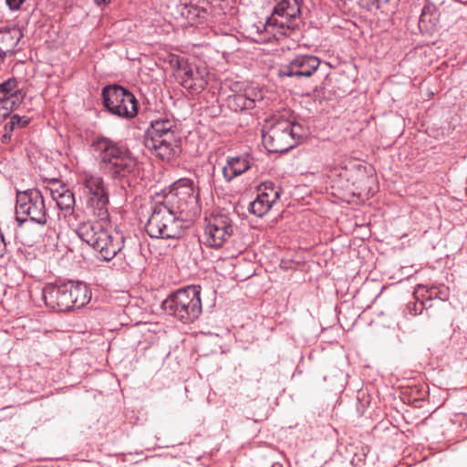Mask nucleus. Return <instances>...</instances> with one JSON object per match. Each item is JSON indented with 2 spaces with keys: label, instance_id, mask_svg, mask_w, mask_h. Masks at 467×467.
<instances>
[{
  "label": "nucleus",
  "instance_id": "obj_11",
  "mask_svg": "<svg viewBox=\"0 0 467 467\" xmlns=\"http://www.w3.org/2000/svg\"><path fill=\"white\" fill-rule=\"evenodd\" d=\"M171 62L177 67L175 77L184 88L192 93H199L204 88L207 84L205 69L192 67L178 57Z\"/></svg>",
  "mask_w": 467,
  "mask_h": 467
},
{
  "label": "nucleus",
  "instance_id": "obj_34",
  "mask_svg": "<svg viewBox=\"0 0 467 467\" xmlns=\"http://www.w3.org/2000/svg\"><path fill=\"white\" fill-rule=\"evenodd\" d=\"M12 117H16L19 119L18 123H16V128H24L30 121V119L27 118V117H25V116L24 117H20L18 115H13Z\"/></svg>",
  "mask_w": 467,
  "mask_h": 467
},
{
  "label": "nucleus",
  "instance_id": "obj_26",
  "mask_svg": "<svg viewBox=\"0 0 467 467\" xmlns=\"http://www.w3.org/2000/svg\"><path fill=\"white\" fill-rule=\"evenodd\" d=\"M273 206L267 199L261 198L257 195V198L250 203V212L256 216L265 215Z\"/></svg>",
  "mask_w": 467,
  "mask_h": 467
},
{
  "label": "nucleus",
  "instance_id": "obj_38",
  "mask_svg": "<svg viewBox=\"0 0 467 467\" xmlns=\"http://www.w3.org/2000/svg\"><path fill=\"white\" fill-rule=\"evenodd\" d=\"M410 312L411 315H414V316H416L418 314V309H417V305L416 304H414L413 308L410 307Z\"/></svg>",
  "mask_w": 467,
  "mask_h": 467
},
{
  "label": "nucleus",
  "instance_id": "obj_24",
  "mask_svg": "<svg viewBox=\"0 0 467 467\" xmlns=\"http://www.w3.org/2000/svg\"><path fill=\"white\" fill-rule=\"evenodd\" d=\"M258 196L267 199L274 204L280 196V190L275 188L273 182H265L258 188Z\"/></svg>",
  "mask_w": 467,
  "mask_h": 467
},
{
  "label": "nucleus",
  "instance_id": "obj_29",
  "mask_svg": "<svg viewBox=\"0 0 467 467\" xmlns=\"http://www.w3.org/2000/svg\"><path fill=\"white\" fill-rule=\"evenodd\" d=\"M348 171L344 168V167H334V168H331L327 173V176L330 178V179H333L335 181L338 180L339 182L341 181H346L348 182Z\"/></svg>",
  "mask_w": 467,
  "mask_h": 467
},
{
  "label": "nucleus",
  "instance_id": "obj_15",
  "mask_svg": "<svg viewBox=\"0 0 467 467\" xmlns=\"http://www.w3.org/2000/svg\"><path fill=\"white\" fill-rule=\"evenodd\" d=\"M145 146L157 157L163 161H170L180 153V146L177 139L171 140H146Z\"/></svg>",
  "mask_w": 467,
  "mask_h": 467
},
{
  "label": "nucleus",
  "instance_id": "obj_27",
  "mask_svg": "<svg viewBox=\"0 0 467 467\" xmlns=\"http://www.w3.org/2000/svg\"><path fill=\"white\" fill-rule=\"evenodd\" d=\"M17 83L15 79H8L0 84V101L5 104L17 91Z\"/></svg>",
  "mask_w": 467,
  "mask_h": 467
},
{
  "label": "nucleus",
  "instance_id": "obj_33",
  "mask_svg": "<svg viewBox=\"0 0 467 467\" xmlns=\"http://www.w3.org/2000/svg\"><path fill=\"white\" fill-rule=\"evenodd\" d=\"M6 5L12 10H18L25 0H5Z\"/></svg>",
  "mask_w": 467,
  "mask_h": 467
},
{
  "label": "nucleus",
  "instance_id": "obj_39",
  "mask_svg": "<svg viewBox=\"0 0 467 467\" xmlns=\"http://www.w3.org/2000/svg\"><path fill=\"white\" fill-rule=\"evenodd\" d=\"M109 0H95V2L98 4V5H101V4H106L107 2H109Z\"/></svg>",
  "mask_w": 467,
  "mask_h": 467
},
{
  "label": "nucleus",
  "instance_id": "obj_4",
  "mask_svg": "<svg viewBox=\"0 0 467 467\" xmlns=\"http://www.w3.org/2000/svg\"><path fill=\"white\" fill-rule=\"evenodd\" d=\"M163 307L185 323L194 321L202 313L200 287L192 285L178 290L163 302Z\"/></svg>",
  "mask_w": 467,
  "mask_h": 467
},
{
  "label": "nucleus",
  "instance_id": "obj_25",
  "mask_svg": "<svg viewBox=\"0 0 467 467\" xmlns=\"http://www.w3.org/2000/svg\"><path fill=\"white\" fill-rule=\"evenodd\" d=\"M228 106L234 111L252 109V102L243 94H233L228 97Z\"/></svg>",
  "mask_w": 467,
  "mask_h": 467
},
{
  "label": "nucleus",
  "instance_id": "obj_30",
  "mask_svg": "<svg viewBox=\"0 0 467 467\" xmlns=\"http://www.w3.org/2000/svg\"><path fill=\"white\" fill-rule=\"evenodd\" d=\"M23 99L24 94L20 89H18L16 91V94H13V96L8 99V102H5L4 105L8 108L10 112L14 109H16L21 104Z\"/></svg>",
  "mask_w": 467,
  "mask_h": 467
},
{
  "label": "nucleus",
  "instance_id": "obj_8",
  "mask_svg": "<svg viewBox=\"0 0 467 467\" xmlns=\"http://www.w3.org/2000/svg\"><path fill=\"white\" fill-rule=\"evenodd\" d=\"M16 213L17 220L25 221L20 215H26L33 222L46 223L47 212L41 192L36 189L17 192Z\"/></svg>",
  "mask_w": 467,
  "mask_h": 467
},
{
  "label": "nucleus",
  "instance_id": "obj_32",
  "mask_svg": "<svg viewBox=\"0 0 467 467\" xmlns=\"http://www.w3.org/2000/svg\"><path fill=\"white\" fill-rule=\"evenodd\" d=\"M18 121L16 117H10V120L5 124V131L11 133L16 128Z\"/></svg>",
  "mask_w": 467,
  "mask_h": 467
},
{
  "label": "nucleus",
  "instance_id": "obj_20",
  "mask_svg": "<svg viewBox=\"0 0 467 467\" xmlns=\"http://www.w3.org/2000/svg\"><path fill=\"white\" fill-rule=\"evenodd\" d=\"M102 231H104L102 224L87 222L78 225L77 234L83 242L94 247L95 244H98V239Z\"/></svg>",
  "mask_w": 467,
  "mask_h": 467
},
{
  "label": "nucleus",
  "instance_id": "obj_5",
  "mask_svg": "<svg viewBox=\"0 0 467 467\" xmlns=\"http://www.w3.org/2000/svg\"><path fill=\"white\" fill-rule=\"evenodd\" d=\"M276 5L265 23L267 29L288 36L299 26V15L303 0H276Z\"/></svg>",
  "mask_w": 467,
  "mask_h": 467
},
{
  "label": "nucleus",
  "instance_id": "obj_18",
  "mask_svg": "<svg viewBox=\"0 0 467 467\" xmlns=\"http://www.w3.org/2000/svg\"><path fill=\"white\" fill-rule=\"evenodd\" d=\"M52 199L61 210H71L75 204L73 192L58 182H54L50 186Z\"/></svg>",
  "mask_w": 467,
  "mask_h": 467
},
{
  "label": "nucleus",
  "instance_id": "obj_12",
  "mask_svg": "<svg viewBox=\"0 0 467 467\" xmlns=\"http://www.w3.org/2000/svg\"><path fill=\"white\" fill-rule=\"evenodd\" d=\"M320 60L310 55H300L295 57L289 63L280 67L278 75L280 77L309 78L318 68Z\"/></svg>",
  "mask_w": 467,
  "mask_h": 467
},
{
  "label": "nucleus",
  "instance_id": "obj_21",
  "mask_svg": "<svg viewBox=\"0 0 467 467\" xmlns=\"http://www.w3.org/2000/svg\"><path fill=\"white\" fill-rule=\"evenodd\" d=\"M438 22V14L436 7L433 4L427 2L422 10L419 19V27L421 32H431Z\"/></svg>",
  "mask_w": 467,
  "mask_h": 467
},
{
  "label": "nucleus",
  "instance_id": "obj_17",
  "mask_svg": "<svg viewBox=\"0 0 467 467\" xmlns=\"http://www.w3.org/2000/svg\"><path fill=\"white\" fill-rule=\"evenodd\" d=\"M174 124L168 119H156L151 122V127L148 130V137L146 140L155 139L159 140H171L177 139L173 130Z\"/></svg>",
  "mask_w": 467,
  "mask_h": 467
},
{
  "label": "nucleus",
  "instance_id": "obj_10",
  "mask_svg": "<svg viewBox=\"0 0 467 467\" xmlns=\"http://www.w3.org/2000/svg\"><path fill=\"white\" fill-rule=\"evenodd\" d=\"M161 198V201L171 208L180 207L178 212L182 214L189 205L197 203L198 193L191 180L181 179L174 182Z\"/></svg>",
  "mask_w": 467,
  "mask_h": 467
},
{
  "label": "nucleus",
  "instance_id": "obj_40",
  "mask_svg": "<svg viewBox=\"0 0 467 467\" xmlns=\"http://www.w3.org/2000/svg\"><path fill=\"white\" fill-rule=\"evenodd\" d=\"M422 305H423V303L421 302V303H420V313H421V311H422V308H423Z\"/></svg>",
  "mask_w": 467,
  "mask_h": 467
},
{
  "label": "nucleus",
  "instance_id": "obj_2",
  "mask_svg": "<svg viewBox=\"0 0 467 467\" xmlns=\"http://www.w3.org/2000/svg\"><path fill=\"white\" fill-rule=\"evenodd\" d=\"M154 202L151 214L146 224L147 234L153 238L174 239L181 236L183 231V220L182 213L178 212L180 207L171 208L162 201Z\"/></svg>",
  "mask_w": 467,
  "mask_h": 467
},
{
  "label": "nucleus",
  "instance_id": "obj_16",
  "mask_svg": "<svg viewBox=\"0 0 467 467\" xmlns=\"http://www.w3.org/2000/svg\"><path fill=\"white\" fill-rule=\"evenodd\" d=\"M251 168V160L248 155L227 157L223 166V175L227 182L240 176Z\"/></svg>",
  "mask_w": 467,
  "mask_h": 467
},
{
  "label": "nucleus",
  "instance_id": "obj_37",
  "mask_svg": "<svg viewBox=\"0 0 467 467\" xmlns=\"http://www.w3.org/2000/svg\"><path fill=\"white\" fill-rule=\"evenodd\" d=\"M10 134L11 133L5 132V135H3V137H2V141L7 142L10 140V137H11Z\"/></svg>",
  "mask_w": 467,
  "mask_h": 467
},
{
  "label": "nucleus",
  "instance_id": "obj_28",
  "mask_svg": "<svg viewBox=\"0 0 467 467\" xmlns=\"http://www.w3.org/2000/svg\"><path fill=\"white\" fill-rule=\"evenodd\" d=\"M244 96L252 102V108H254L255 101H259L263 99L262 90L256 87L247 85L245 89H244Z\"/></svg>",
  "mask_w": 467,
  "mask_h": 467
},
{
  "label": "nucleus",
  "instance_id": "obj_22",
  "mask_svg": "<svg viewBox=\"0 0 467 467\" xmlns=\"http://www.w3.org/2000/svg\"><path fill=\"white\" fill-rule=\"evenodd\" d=\"M22 36V32L18 28L0 30V50L2 53L11 54Z\"/></svg>",
  "mask_w": 467,
  "mask_h": 467
},
{
  "label": "nucleus",
  "instance_id": "obj_36",
  "mask_svg": "<svg viewBox=\"0 0 467 467\" xmlns=\"http://www.w3.org/2000/svg\"><path fill=\"white\" fill-rule=\"evenodd\" d=\"M5 251V244L4 242V238L2 234H0V257L4 255Z\"/></svg>",
  "mask_w": 467,
  "mask_h": 467
},
{
  "label": "nucleus",
  "instance_id": "obj_3",
  "mask_svg": "<svg viewBox=\"0 0 467 467\" xmlns=\"http://www.w3.org/2000/svg\"><path fill=\"white\" fill-rule=\"evenodd\" d=\"M306 136L303 127L285 119H278L263 131V143L270 152H285Z\"/></svg>",
  "mask_w": 467,
  "mask_h": 467
},
{
  "label": "nucleus",
  "instance_id": "obj_23",
  "mask_svg": "<svg viewBox=\"0 0 467 467\" xmlns=\"http://www.w3.org/2000/svg\"><path fill=\"white\" fill-rule=\"evenodd\" d=\"M415 297L418 299L419 296H426L427 300L438 298L441 301H446L449 298V289L445 285H419L414 292Z\"/></svg>",
  "mask_w": 467,
  "mask_h": 467
},
{
  "label": "nucleus",
  "instance_id": "obj_35",
  "mask_svg": "<svg viewBox=\"0 0 467 467\" xmlns=\"http://www.w3.org/2000/svg\"><path fill=\"white\" fill-rule=\"evenodd\" d=\"M10 112L8 110V108L5 107L4 104L0 106V124L5 120L7 117H9Z\"/></svg>",
  "mask_w": 467,
  "mask_h": 467
},
{
  "label": "nucleus",
  "instance_id": "obj_19",
  "mask_svg": "<svg viewBox=\"0 0 467 467\" xmlns=\"http://www.w3.org/2000/svg\"><path fill=\"white\" fill-rule=\"evenodd\" d=\"M68 295L73 303V308H79L90 300V294L86 285L79 282H67Z\"/></svg>",
  "mask_w": 467,
  "mask_h": 467
},
{
  "label": "nucleus",
  "instance_id": "obj_1",
  "mask_svg": "<svg viewBox=\"0 0 467 467\" xmlns=\"http://www.w3.org/2000/svg\"><path fill=\"white\" fill-rule=\"evenodd\" d=\"M92 146L99 154L101 169L112 177H125L134 171L137 162L127 149L107 138L97 139Z\"/></svg>",
  "mask_w": 467,
  "mask_h": 467
},
{
  "label": "nucleus",
  "instance_id": "obj_14",
  "mask_svg": "<svg viewBox=\"0 0 467 467\" xmlns=\"http://www.w3.org/2000/svg\"><path fill=\"white\" fill-rule=\"evenodd\" d=\"M98 244H95V249L101 259L105 261L111 260L123 246V237L116 231H109L104 229L100 233L99 239H98Z\"/></svg>",
  "mask_w": 467,
  "mask_h": 467
},
{
  "label": "nucleus",
  "instance_id": "obj_7",
  "mask_svg": "<svg viewBox=\"0 0 467 467\" xmlns=\"http://www.w3.org/2000/svg\"><path fill=\"white\" fill-rule=\"evenodd\" d=\"M102 99L109 111L119 117L131 119L138 113V102L134 95L120 86L105 87Z\"/></svg>",
  "mask_w": 467,
  "mask_h": 467
},
{
  "label": "nucleus",
  "instance_id": "obj_9",
  "mask_svg": "<svg viewBox=\"0 0 467 467\" xmlns=\"http://www.w3.org/2000/svg\"><path fill=\"white\" fill-rule=\"evenodd\" d=\"M205 222V243L211 247H222L234 234V223L227 214L212 213Z\"/></svg>",
  "mask_w": 467,
  "mask_h": 467
},
{
  "label": "nucleus",
  "instance_id": "obj_13",
  "mask_svg": "<svg viewBox=\"0 0 467 467\" xmlns=\"http://www.w3.org/2000/svg\"><path fill=\"white\" fill-rule=\"evenodd\" d=\"M42 296L46 306L53 310L69 311L74 309V301H71V297L68 295L67 283L47 285L43 288Z\"/></svg>",
  "mask_w": 467,
  "mask_h": 467
},
{
  "label": "nucleus",
  "instance_id": "obj_31",
  "mask_svg": "<svg viewBox=\"0 0 467 467\" xmlns=\"http://www.w3.org/2000/svg\"><path fill=\"white\" fill-rule=\"evenodd\" d=\"M245 87H247L246 84L243 83V82H233L231 85H230V89L232 90V92L234 94H243L244 93V89H245Z\"/></svg>",
  "mask_w": 467,
  "mask_h": 467
},
{
  "label": "nucleus",
  "instance_id": "obj_6",
  "mask_svg": "<svg viewBox=\"0 0 467 467\" xmlns=\"http://www.w3.org/2000/svg\"><path fill=\"white\" fill-rule=\"evenodd\" d=\"M80 182L85 188L88 207L92 211L94 216L100 221H106L109 217V201L103 179L88 171H84L80 175Z\"/></svg>",
  "mask_w": 467,
  "mask_h": 467
}]
</instances>
